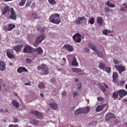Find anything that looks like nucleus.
I'll list each match as a JSON object with an SVG mask.
<instances>
[{
  "instance_id": "obj_1",
  "label": "nucleus",
  "mask_w": 127,
  "mask_h": 127,
  "mask_svg": "<svg viewBox=\"0 0 127 127\" xmlns=\"http://www.w3.org/2000/svg\"><path fill=\"white\" fill-rule=\"evenodd\" d=\"M50 22L54 24H59L60 23V14L58 13L52 14L49 18Z\"/></svg>"
},
{
  "instance_id": "obj_2",
  "label": "nucleus",
  "mask_w": 127,
  "mask_h": 127,
  "mask_svg": "<svg viewBox=\"0 0 127 127\" xmlns=\"http://www.w3.org/2000/svg\"><path fill=\"white\" fill-rule=\"evenodd\" d=\"M72 38L75 42H76V43H79L81 42L82 35H81L79 33H77L73 36Z\"/></svg>"
},
{
  "instance_id": "obj_3",
  "label": "nucleus",
  "mask_w": 127,
  "mask_h": 127,
  "mask_svg": "<svg viewBox=\"0 0 127 127\" xmlns=\"http://www.w3.org/2000/svg\"><path fill=\"white\" fill-rule=\"evenodd\" d=\"M33 49L31 46L26 45L24 47L23 52L24 53H33Z\"/></svg>"
},
{
  "instance_id": "obj_4",
  "label": "nucleus",
  "mask_w": 127,
  "mask_h": 127,
  "mask_svg": "<svg viewBox=\"0 0 127 127\" xmlns=\"http://www.w3.org/2000/svg\"><path fill=\"white\" fill-rule=\"evenodd\" d=\"M115 67L117 70L119 71V74H122L124 71L126 70V67L125 66H123L122 64L120 65H116Z\"/></svg>"
},
{
  "instance_id": "obj_5",
  "label": "nucleus",
  "mask_w": 127,
  "mask_h": 127,
  "mask_svg": "<svg viewBox=\"0 0 127 127\" xmlns=\"http://www.w3.org/2000/svg\"><path fill=\"white\" fill-rule=\"evenodd\" d=\"M113 83L114 84H119V80L118 79L119 78V74L117 72H114L112 76Z\"/></svg>"
},
{
  "instance_id": "obj_6",
  "label": "nucleus",
  "mask_w": 127,
  "mask_h": 127,
  "mask_svg": "<svg viewBox=\"0 0 127 127\" xmlns=\"http://www.w3.org/2000/svg\"><path fill=\"white\" fill-rule=\"evenodd\" d=\"M10 12L11 13L10 18L12 19V20H16L17 16L16 14H15V12L14 11V9H13V8H10Z\"/></svg>"
},
{
  "instance_id": "obj_7",
  "label": "nucleus",
  "mask_w": 127,
  "mask_h": 127,
  "mask_svg": "<svg viewBox=\"0 0 127 127\" xmlns=\"http://www.w3.org/2000/svg\"><path fill=\"white\" fill-rule=\"evenodd\" d=\"M32 114H33V115H35L36 117L39 120H41L42 119H43L44 118V116H43V113L40 112H32Z\"/></svg>"
},
{
  "instance_id": "obj_8",
  "label": "nucleus",
  "mask_w": 127,
  "mask_h": 127,
  "mask_svg": "<svg viewBox=\"0 0 127 127\" xmlns=\"http://www.w3.org/2000/svg\"><path fill=\"white\" fill-rule=\"evenodd\" d=\"M49 68L44 64H42V71L44 72L45 75H48L49 74Z\"/></svg>"
},
{
  "instance_id": "obj_9",
  "label": "nucleus",
  "mask_w": 127,
  "mask_h": 127,
  "mask_svg": "<svg viewBox=\"0 0 127 127\" xmlns=\"http://www.w3.org/2000/svg\"><path fill=\"white\" fill-rule=\"evenodd\" d=\"M118 93L120 98H124L125 96L127 95V91L124 89L119 90Z\"/></svg>"
},
{
  "instance_id": "obj_10",
  "label": "nucleus",
  "mask_w": 127,
  "mask_h": 127,
  "mask_svg": "<svg viewBox=\"0 0 127 127\" xmlns=\"http://www.w3.org/2000/svg\"><path fill=\"white\" fill-rule=\"evenodd\" d=\"M82 20H85V21H86V17H85V16L79 17L77 20L74 21V22L75 24L80 25H81V21H82Z\"/></svg>"
},
{
  "instance_id": "obj_11",
  "label": "nucleus",
  "mask_w": 127,
  "mask_h": 127,
  "mask_svg": "<svg viewBox=\"0 0 127 127\" xmlns=\"http://www.w3.org/2000/svg\"><path fill=\"white\" fill-rule=\"evenodd\" d=\"M64 48L67 51H69V52H72V51H74V48L73 46L69 44H65L64 45Z\"/></svg>"
},
{
  "instance_id": "obj_12",
  "label": "nucleus",
  "mask_w": 127,
  "mask_h": 127,
  "mask_svg": "<svg viewBox=\"0 0 127 127\" xmlns=\"http://www.w3.org/2000/svg\"><path fill=\"white\" fill-rule=\"evenodd\" d=\"M17 72L18 73H22L23 72H28V70L25 68L24 66H20L18 67L17 69Z\"/></svg>"
},
{
  "instance_id": "obj_13",
  "label": "nucleus",
  "mask_w": 127,
  "mask_h": 127,
  "mask_svg": "<svg viewBox=\"0 0 127 127\" xmlns=\"http://www.w3.org/2000/svg\"><path fill=\"white\" fill-rule=\"evenodd\" d=\"M6 56L10 59H15V55L13 54V53H10L9 51H6Z\"/></svg>"
},
{
  "instance_id": "obj_14",
  "label": "nucleus",
  "mask_w": 127,
  "mask_h": 127,
  "mask_svg": "<svg viewBox=\"0 0 127 127\" xmlns=\"http://www.w3.org/2000/svg\"><path fill=\"white\" fill-rule=\"evenodd\" d=\"M37 52L39 55H42L43 53V50L40 47L37 48L33 49V52Z\"/></svg>"
},
{
  "instance_id": "obj_15",
  "label": "nucleus",
  "mask_w": 127,
  "mask_h": 127,
  "mask_svg": "<svg viewBox=\"0 0 127 127\" xmlns=\"http://www.w3.org/2000/svg\"><path fill=\"white\" fill-rule=\"evenodd\" d=\"M75 112H90V107H86L83 108H79L75 110Z\"/></svg>"
},
{
  "instance_id": "obj_16",
  "label": "nucleus",
  "mask_w": 127,
  "mask_h": 127,
  "mask_svg": "<svg viewBox=\"0 0 127 127\" xmlns=\"http://www.w3.org/2000/svg\"><path fill=\"white\" fill-rule=\"evenodd\" d=\"M112 118L116 119V116H115V115L111 113H109L106 115L105 117V120L106 121H109V120H110V119H112Z\"/></svg>"
},
{
  "instance_id": "obj_17",
  "label": "nucleus",
  "mask_w": 127,
  "mask_h": 127,
  "mask_svg": "<svg viewBox=\"0 0 127 127\" xmlns=\"http://www.w3.org/2000/svg\"><path fill=\"white\" fill-rule=\"evenodd\" d=\"M5 63L2 61H0V71H4L5 70Z\"/></svg>"
},
{
  "instance_id": "obj_18",
  "label": "nucleus",
  "mask_w": 127,
  "mask_h": 127,
  "mask_svg": "<svg viewBox=\"0 0 127 127\" xmlns=\"http://www.w3.org/2000/svg\"><path fill=\"white\" fill-rule=\"evenodd\" d=\"M9 10H10L9 9V6L8 5L6 6L2 10V14L3 15H4V14H6V13L9 14Z\"/></svg>"
},
{
  "instance_id": "obj_19",
  "label": "nucleus",
  "mask_w": 127,
  "mask_h": 127,
  "mask_svg": "<svg viewBox=\"0 0 127 127\" xmlns=\"http://www.w3.org/2000/svg\"><path fill=\"white\" fill-rule=\"evenodd\" d=\"M96 20L98 24H99L101 26H102V25L104 24V19H103V18L98 16L97 17Z\"/></svg>"
},
{
  "instance_id": "obj_20",
  "label": "nucleus",
  "mask_w": 127,
  "mask_h": 127,
  "mask_svg": "<svg viewBox=\"0 0 127 127\" xmlns=\"http://www.w3.org/2000/svg\"><path fill=\"white\" fill-rule=\"evenodd\" d=\"M13 49L16 52H20L21 51V49H22V45H16L13 47Z\"/></svg>"
},
{
  "instance_id": "obj_21",
  "label": "nucleus",
  "mask_w": 127,
  "mask_h": 127,
  "mask_svg": "<svg viewBox=\"0 0 127 127\" xmlns=\"http://www.w3.org/2000/svg\"><path fill=\"white\" fill-rule=\"evenodd\" d=\"M44 39H45V37L44 35H40L37 37L36 40H37V42L41 43L42 41L44 40Z\"/></svg>"
},
{
  "instance_id": "obj_22",
  "label": "nucleus",
  "mask_w": 127,
  "mask_h": 127,
  "mask_svg": "<svg viewBox=\"0 0 127 127\" xmlns=\"http://www.w3.org/2000/svg\"><path fill=\"white\" fill-rule=\"evenodd\" d=\"M11 104L12 106H14L16 109H18L19 108V103L16 100H13L11 101Z\"/></svg>"
},
{
  "instance_id": "obj_23",
  "label": "nucleus",
  "mask_w": 127,
  "mask_h": 127,
  "mask_svg": "<svg viewBox=\"0 0 127 127\" xmlns=\"http://www.w3.org/2000/svg\"><path fill=\"white\" fill-rule=\"evenodd\" d=\"M72 70L73 72H75L76 73H79V72H80L81 74H84L83 73V72H84V70L81 68H72Z\"/></svg>"
},
{
  "instance_id": "obj_24",
  "label": "nucleus",
  "mask_w": 127,
  "mask_h": 127,
  "mask_svg": "<svg viewBox=\"0 0 127 127\" xmlns=\"http://www.w3.org/2000/svg\"><path fill=\"white\" fill-rule=\"evenodd\" d=\"M13 28H15V25L13 24H9L8 25V28L7 29V31H11Z\"/></svg>"
},
{
  "instance_id": "obj_25",
  "label": "nucleus",
  "mask_w": 127,
  "mask_h": 127,
  "mask_svg": "<svg viewBox=\"0 0 127 127\" xmlns=\"http://www.w3.org/2000/svg\"><path fill=\"white\" fill-rule=\"evenodd\" d=\"M49 106L52 109V110H56L58 107V105L56 103H50Z\"/></svg>"
},
{
  "instance_id": "obj_26",
  "label": "nucleus",
  "mask_w": 127,
  "mask_h": 127,
  "mask_svg": "<svg viewBox=\"0 0 127 127\" xmlns=\"http://www.w3.org/2000/svg\"><path fill=\"white\" fill-rule=\"evenodd\" d=\"M88 47H89V48H90V49H92V50H93V51H95L96 52H97V49H96V46H95V45H93V43H89L88 44Z\"/></svg>"
},
{
  "instance_id": "obj_27",
  "label": "nucleus",
  "mask_w": 127,
  "mask_h": 127,
  "mask_svg": "<svg viewBox=\"0 0 127 127\" xmlns=\"http://www.w3.org/2000/svg\"><path fill=\"white\" fill-rule=\"evenodd\" d=\"M104 108H105V105H102L98 106L96 109V112H101V111H103V110H104Z\"/></svg>"
},
{
  "instance_id": "obj_28",
  "label": "nucleus",
  "mask_w": 127,
  "mask_h": 127,
  "mask_svg": "<svg viewBox=\"0 0 127 127\" xmlns=\"http://www.w3.org/2000/svg\"><path fill=\"white\" fill-rule=\"evenodd\" d=\"M120 9L122 11H126L127 9V4L124 3L123 6H120Z\"/></svg>"
},
{
  "instance_id": "obj_29",
  "label": "nucleus",
  "mask_w": 127,
  "mask_h": 127,
  "mask_svg": "<svg viewBox=\"0 0 127 127\" xmlns=\"http://www.w3.org/2000/svg\"><path fill=\"white\" fill-rule=\"evenodd\" d=\"M37 31H39L41 34H44L45 33V29H44V28H41V27L37 28Z\"/></svg>"
},
{
  "instance_id": "obj_30",
  "label": "nucleus",
  "mask_w": 127,
  "mask_h": 127,
  "mask_svg": "<svg viewBox=\"0 0 127 127\" xmlns=\"http://www.w3.org/2000/svg\"><path fill=\"white\" fill-rule=\"evenodd\" d=\"M71 64L72 66H78V62H77V59H76V58H73Z\"/></svg>"
},
{
  "instance_id": "obj_31",
  "label": "nucleus",
  "mask_w": 127,
  "mask_h": 127,
  "mask_svg": "<svg viewBox=\"0 0 127 127\" xmlns=\"http://www.w3.org/2000/svg\"><path fill=\"white\" fill-rule=\"evenodd\" d=\"M99 68L102 70H105L106 69V64L103 63H101L99 64Z\"/></svg>"
},
{
  "instance_id": "obj_32",
  "label": "nucleus",
  "mask_w": 127,
  "mask_h": 127,
  "mask_svg": "<svg viewBox=\"0 0 127 127\" xmlns=\"http://www.w3.org/2000/svg\"><path fill=\"white\" fill-rule=\"evenodd\" d=\"M105 4L109 6V7H115V4H112V3L110 2V0H108L105 2Z\"/></svg>"
},
{
  "instance_id": "obj_33",
  "label": "nucleus",
  "mask_w": 127,
  "mask_h": 127,
  "mask_svg": "<svg viewBox=\"0 0 127 127\" xmlns=\"http://www.w3.org/2000/svg\"><path fill=\"white\" fill-rule=\"evenodd\" d=\"M38 88L40 89H45V85H44V83L42 82H40L38 84Z\"/></svg>"
},
{
  "instance_id": "obj_34",
  "label": "nucleus",
  "mask_w": 127,
  "mask_h": 127,
  "mask_svg": "<svg viewBox=\"0 0 127 127\" xmlns=\"http://www.w3.org/2000/svg\"><path fill=\"white\" fill-rule=\"evenodd\" d=\"M31 124L33 126H38V121L37 120H34L31 121Z\"/></svg>"
},
{
  "instance_id": "obj_35",
  "label": "nucleus",
  "mask_w": 127,
  "mask_h": 127,
  "mask_svg": "<svg viewBox=\"0 0 127 127\" xmlns=\"http://www.w3.org/2000/svg\"><path fill=\"white\" fill-rule=\"evenodd\" d=\"M119 91H117V92H115L113 93V97L115 98V99H117L119 97Z\"/></svg>"
},
{
  "instance_id": "obj_36",
  "label": "nucleus",
  "mask_w": 127,
  "mask_h": 127,
  "mask_svg": "<svg viewBox=\"0 0 127 127\" xmlns=\"http://www.w3.org/2000/svg\"><path fill=\"white\" fill-rule=\"evenodd\" d=\"M50 4H51L52 5H54L56 4V0H48Z\"/></svg>"
},
{
  "instance_id": "obj_37",
  "label": "nucleus",
  "mask_w": 127,
  "mask_h": 127,
  "mask_svg": "<svg viewBox=\"0 0 127 127\" xmlns=\"http://www.w3.org/2000/svg\"><path fill=\"white\" fill-rule=\"evenodd\" d=\"M25 2H26V0H21L20 2L19 3V6H23L25 4Z\"/></svg>"
},
{
  "instance_id": "obj_38",
  "label": "nucleus",
  "mask_w": 127,
  "mask_h": 127,
  "mask_svg": "<svg viewBox=\"0 0 127 127\" xmlns=\"http://www.w3.org/2000/svg\"><path fill=\"white\" fill-rule=\"evenodd\" d=\"M81 114H88V112H74V115L78 116L79 115H81Z\"/></svg>"
},
{
  "instance_id": "obj_39",
  "label": "nucleus",
  "mask_w": 127,
  "mask_h": 127,
  "mask_svg": "<svg viewBox=\"0 0 127 127\" xmlns=\"http://www.w3.org/2000/svg\"><path fill=\"white\" fill-rule=\"evenodd\" d=\"M97 55L98 57H100V58H103V56H104V55H103V53L101 52H96Z\"/></svg>"
},
{
  "instance_id": "obj_40",
  "label": "nucleus",
  "mask_w": 127,
  "mask_h": 127,
  "mask_svg": "<svg viewBox=\"0 0 127 127\" xmlns=\"http://www.w3.org/2000/svg\"><path fill=\"white\" fill-rule=\"evenodd\" d=\"M105 11L107 13L112 12L113 11V10L111 9V8H109V7H105Z\"/></svg>"
},
{
  "instance_id": "obj_41",
  "label": "nucleus",
  "mask_w": 127,
  "mask_h": 127,
  "mask_svg": "<svg viewBox=\"0 0 127 127\" xmlns=\"http://www.w3.org/2000/svg\"><path fill=\"white\" fill-rule=\"evenodd\" d=\"M95 18H91V19L88 21V23H90V24H94L95 23Z\"/></svg>"
},
{
  "instance_id": "obj_42",
  "label": "nucleus",
  "mask_w": 127,
  "mask_h": 127,
  "mask_svg": "<svg viewBox=\"0 0 127 127\" xmlns=\"http://www.w3.org/2000/svg\"><path fill=\"white\" fill-rule=\"evenodd\" d=\"M97 100L98 102H104L105 99L102 97L100 96L97 98Z\"/></svg>"
},
{
  "instance_id": "obj_43",
  "label": "nucleus",
  "mask_w": 127,
  "mask_h": 127,
  "mask_svg": "<svg viewBox=\"0 0 127 127\" xmlns=\"http://www.w3.org/2000/svg\"><path fill=\"white\" fill-rule=\"evenodd\" d=\"M31 2H32V0H28L26 4V6H29L31 4Z\"/></svg>"
},
{
  "instance_id": "obj_44",
  "label": "nucleus",
  "mask_w": 127,
  "mask_h": 127,
  "mask_svg": "<svg viewBox=\"0 0 127 127\" xmlns=\"http://www.w3.org/2000/svg\"><path fill=\"white\" fill-rule=\"evenodd\" d=\"M109 33V30L108 29H105L103 31V34L104 35H107Z\"/></svg>"
},
{
  "instance_id": "obj_45",
  "label": "nucleus",
  "mask_w": 127,
  "mask_h": 127,
  "mask_svg": "<svg viewBox=\"0 0 127 127\" xmlns=\"http://www.w3.org/2000/svg\"><path fill=\"white\" fill-rule=\"evenodd\" d=\"M83 51L86 53H89L90 52V49L87 47L84 48L83 49Z\"/></svg>"
},
{
  "instance_id": "obj_46",
  "label": "nucleus",
  "mask_w": 127,
  "mask_h": 127,
  "mask_svg": "<svg viewBox=\"0 0 127 127\" xmlns=\"http://www.w3.org/2000/svg\"><path fill=\"white\" fill-rule=\"evenodd\" d=\"M105 69V71H106V72H107V73L111 72V68H110L109 67H106Z\"/></svg>"
},
{
  "instance_id": "obj_47",
  "label": "nucleus",
  "mask_w": 127,
  "mask_h": 127,
  "mask_svg": "<svg viewBox=\"0 0 127 127\" xmlns=\"http://www.w3.org/2000/svg\"><path fill=\"white\" fill-rule=\"evenodd\" d=\"M77 90H80L81 88H82V83L79 82L78 84Z\"/></svg>"
},
{
  "instance_id": "obj_48",
  "label": "nucleus",
  "mask_w": 127,
  "mask_h": 127,
  "mask_svg": "<svg viewBox=\"0 0 127 127\" xmlns=\"http://www.w3.org/2000/svg\"><path fill=\"white\" fill-rule=\"evenodd\" d=\"M77 95H78V92L77 91L74 92L73 93V98H76V97H77Z\"/></svg>"
},
{
  "instance_id": "obj_49",
  "label": "nucleus",
  "mask_w": 127,
  "mask_h": 127,
  "mask_svg": "<svg viewBox=\"0 0 127 127\" xmlns=\"http://www.w3.org/2000/svg\"><path fill=\"white\" fill-rule=\"evenodd\" d=\"M113 61H114V63L115 64H120V61L117 60H116V59H114V60H113Z\"/></svg>"
},
{
  "instance_id": "obj_50",
  "label": "nucleus",
  "mask_w": 127,
  "mask_h": 127,
  "mask_svg": "<svg viewBox=\"0 0 127 127\" xmlns=\"http://www.w3.org/2000/svg\"><path fill=\"white\" fill-rule=\"evenodd\" d=\"M40 43L39 42H37V40H36L35 42L34 43V46H35V47H37V46H38V44Z\"/></svg>"
},
{
  "instance_id": "obj_51",
  "label": "nucleus",
  "mask_w": 127,
  "mask_h": 127,
  "mask_svg": "<svg viewBox=\"0 0 127 127\" xmlns=\"http://www.w3.org/2000/svg\"><path fill=\"white\" fill-rule=\"evenodd\" d=\"M100 88L101 89V90H102L103 92H106V88L105 87H104V86L100 85Z\"/></svg>"
},
{
  "instance_id": "obj_52",
  "label": "nucleus",
  "mask_w": 127,
  "mask_h": 127,
  "mask_svg": "<svg viewBox=\"0 0 127 127\" xmlns=\"http://www.w3.org/2000/svg\"><path fill=\"white\" fill-rule=\"evenodd\" d=\"M19 121V120H18V119L14 118L13 122L14 123H18Z\"/></svg>"
},
{
  "instance_id": "obj_53",
  "label": "nucleus",
  "mask_w": 127,
  "mask_h": 127,
  "mask_svg": "<svg viewBox=\"0 0 127 127\" xmlns=\"http://www.w3.org/2000/svg\"><path fill=\"white\" fill-rule=\"evenodd\" d=\"M126 83V81H121L120 83V86H124L125 85V83Z\"/></svg>"
},
{
  "instance_id": "obj_54",
  "label": "nucleus",
  "mask_w": 127,
  "mask_h": 127,
  "mask_svg": "<svg viewBox=\"0 0 127 127\" xmlns=\"http://www.w3.org/2000/svg\"><path fill=\"white\" fill-rule=\"evenodd\" d=\"M74 111H75V106H72L70 108V112H74Z\"/></svg>"
},
{
  "instance_id": "obj_55",
  "label": "nucleus",
  "mask_w": 127,
  "mask_h": 127,
  "mask_svg": "<svg viewBox=\"0 0 127 127\" xmlns=\"http://www.w3.org/2000/svg\"><path fill=\"white\" fill-rule=\"evenodd\" d=\"M37 69L38 70V71H39V70H42V64L41 66H38Z\"/></svg>"
},
{
  "instance_id": "obj_56",
  "label": "nucleus",
  "mask_w": 127,
  "mask_h": 127,
  "mask_svg": "<svg viewBox=\"0 0 127 127\" xmlns=\"http://www.w3.org/2000/svg\"><path fill=\"white\" fill-rule=\"evenodd\" d=\"M9 127H18V125H9Z\"/></svg>"
},
{
  "instance_id": "obj_57",
  "label": "nucleus",
  "mask_w": 127,
  "mask_h": 127,
  "mask_svg": "<svg viewBox=\"0 0 127 127\" xmlns=\"http://www.w3.org/2000/svg\"><path fill=\"white\" fill-rule=\"evenodd\" d=\"M26 62L29 63L30 64L32 62V61L30 60V59H26Z\"/></svg>"
},
{
  "instance_id": "obj_58",
  "label": "nucleus",
  "mask_w": 127,
  "mask_h": 127,
  "mask_svg": "<svg viewBox=\"0 0 127 127\" xmlns=\"http://www.w3.org/2000/svg\"><path fill=\"white\" fill-rule=\"evenodd\" d=\"M26 86H31V83L30 82H27L25 84Z\"/></svg>"
},
{
  "instance_id": "obj_59",
  "label": "nucleus",
  "mask_w": 127,
  "mask_h": 127,
  "mask_svg": "<svg viewBox=\"0 0 127 127\" xmlns=\"http://www.w3.org/2000/svg\"><path fill=\"white\" fill-rule=\"evenodd\" d=\"M122 102H123V103H127V98L124 99L122 100Z\"/></svg>"
},
{
  "instance_id": "obj_60",
  "label": "nucleus",
  "mask_w": 127,
  "mask_h": 127,
  "mask_svg": "<svg viewBox=\"0 0 127 127\" xmlns=\"http://www.w3.org/2000/svg\"><path fill=\"white\" fill-rule=\"evenodd\" d=\"M62 95L63 96H66V91H63Z\"/></svg>"
},
{
  "instance_id": "obj_61",
  "label": "nucleus",
  "mask_w": 127,
  "mask_h": 127,
  "mask_svg": "<svg viewBox=\"0 0 127 127\" xmlns=\"http://www.w3.org/2000/svg\"><path fill=\"white\" fill-rule=\"evenodd\" d=\"M104 86L107 89L109 88V86H108V85H107L106 83H104Z\"/></svg>"
},
{
  "instance_id": "obj_62",
  "label": "nucleus",
  "mask_w": 127,
  "mask_h": 127,
  "mask_svg": "<svg viewBox=\"0 0 127 127\" xmlns=\"http://www.w3.org/2000/svg\"><path fill=\"white\" fill-rule=\"evenodd\" d=\"M32 15H33V16H37V14L34 13H33L32 14Z\"/></svg>"
},
{
  "instance_id": "obj_63",
  "label": "nucleus",
  "mask_w": 127,
  "mask_h": 127,
  "mask_svg": "<svg viewBox=\"0 0 127 127\" xmlns=\"http://www.w3.org/2000/svg\"><path fill=\"white\" fill-rule=\"evenodd\" d=\"M40 96L41 97H44V95H43V93H41Z\"/></svg>"
},
{
  "instance_id": "obj_64",
  "label": "nucleus",
  "mask_w": 127,
  "mask_h": 127,
  "mask_svg": "<svg viewBox=\"0 0 127 127\" xmlns=\"http://www.w3.org/2000/svg\"><path fill=\"white\" fill-rule=\"evenodd\" d=\"M125 88L127 90V83L126 84V85L125 86Z\"/></svg>"
}]
</instances>
